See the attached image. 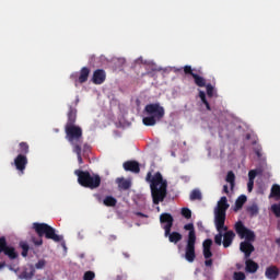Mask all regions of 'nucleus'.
<instances>
[{
  "label": "nucleus",
  "instance_id": "f257e3e1",
  "mask_svg": "<svg viewBox=\"0 0 280 280\" xmlns=\"http://www.w3.org/2000/svg\"><path fill=\"white\" fill-rule=\"evenodd\" d=\"M145 180L147 183H151L150 189L153 205L163 202V200L167 198V179L163 178L161 172H156L154 176H152V172H149L147 174Z\"/></svg>",
  "mask_w": 280,
  "mask_h": 280
},
{
  "label": "nucleus",
  "instance_id": "f03ea898",
  "mask_svg": "<svg viewBox=\"0 0 280 280\" xmlns=\"http://www.w3.org/2000/svg\"><path fill=\"white\" fill-rule=\"evenodd\" d=\"M229 199L221 197L214 209V226L218 234L214 236V243L217 246H222V231H229V226L224 225L226 222V211L229 210Z\"/></svg>",
  "mask_w": 280,
  "mask_h": 280
},
{
  "label": "nucleus",
  "instance_id": "7ed1b4c3",
  "mask_svg": "<svg viewBox=\"0 0 280 280\" xmlns=\"http://www.w3.org/2000/svg\"><path fill=\"white\" fill-rule=\"evenodd\" d=\"M234 229L241 240H245L244 242H241L240 250L241 253H244L245 259H249L250 255L255 253V246L253 245V242H255L257 236L255 235V232L246 228L242 221H237L234 225Z\"/></svg>",
  "mask_w": 280,
  "mask_h": 280
},
{
  "label": "nucleus",
  "instance_id": "20e7f679",
  "mask_svg": "<svg viewBox=\"0 0 280 280\" xmlns=\"http://www.w3.org/2000/svg\"><path fill=\"white\" fill-rule=\"evenodd\" d=\"M33 229L39 237H32V242L35 246H43V237L52 240V242H62V236L56 234V229L47 223H33Z\"/></svg>",
  "mask_w": 280,
  "mask_h": 280
},
{
  "label": "nucleus",
  "instance_id": "39448f33",
  "mask_svg": "<svg viewBox=\"0 0 280 280\" xmlns=\"http://www.w3.org/2000/svg\"><path fill=\"white\" fill-rule=\"evenodd\" d=\"M143 113L144 115H148L142 118V124L144 126H156V124L165 117V108L159 103L145 105Z\"/></svg>",
  "mask_w": 280,
  "mask_h": 280
},
{
  "label": "nucleus",
  "instance_id": "423d86ee",
  "mask_svg": "<svg viewBox=\"0 0 280 280\" xmlns=\"http://www.w3.org/2000/svg\"><path fill=\"white\" fill-rule=\"evenodd\" d=\"M184 229L185 231H189L185 247V259L189 264H194L196 261V229L194 228V223L184 225Z\"/></svg>",
  "mask_w": 280,
  "mask_h": 280
},
{
  "label": "nucleus",
  "instance_id": "0eeeda50",
  "mask_svg": "<svg viewBox=\"0 0 280 280\" xmlns=\"http://www.w3.org/2000/svg\"><path fill=\"white\" fill-rule=\"evenodd\" d=\"M75 176H78V183L81 187H86L88 189H97L102 185V177L100 175H91L89 171H74Z\"/></svg>",
  "mask_w": 280,
  "mask_h": 280
},
{
  "label": "nucleus",
  "instance_id": "6e6552de",
  "mask_svg": "<svg viewBox=\"0 0 280 280\" xmlns=\"http://www.w3.org/2000/svg\"><path fill=\"white\" fill-rule=\"evenodd\" d=\"M66 139L72 148L82 145V127L78 125L65 126Z\"/></svg>",
  "mask_w": 280,
  "mask_h": 280
},
{
  "label": "nucleus",
  "instance_id": "1a4fd4ad",
  "mask_svg": "<svg viewBox=\"0 0 280 280\" xmlns=\"http://www.w3.org/2000/svg\"><path fill=\"white\" fill-rule=\"evenodd\" d=\"M0 253H3L9 257V259H16L19 257V253H16V248L12 246H8V241L5 236L0 237Z\"/></svg>",
  "mask_w": 280,
  "mask_h": 280
},
{
  "label": "nucleus",
  "instance_id": "9d476101",
  "mask_svg": "<svg viewBox=\"0 0 280 280\" xmlns=\"http://www.w3.org/2000/svg\"><path fill=\"white\" fill-rule=\"evenodd\" d=\"M183 69H184L185 75H191L196 86H199V89H203V86L207 85V79L205 77H200L199 74L195 73L191 66H184Z\"/></svg>",
  "mask_w": 280,
  "mask_h": 280
},
{
  "label": "nucleus",
  "instance_id": "9b49d317",
  "mask_svg": "<svg viewBox=\"0 0 280 280\" xmlns=\"http://www.w3.org/2000/svg\"><path fill=\"white\" fill-rule=\"evenodd\" d=\"M160 222L164 225V237H167L170 235V231H172V226H174V217H172L170 213H162L160 215Z\"/></svg>",
  "mask_w": 280,
  "mask_h": 280
},
{
  "label": "nucleus",
  "instance_id": "f8f14e48",
  "mask_svg": "<svg viewBox=\"0 0 280 280\" xmlns=\"http://www.w3.org/2000/svg\"><path fill=\"white\" fill-rule=\"evenodd\" d=\"M261 174H264V170L261 168L250 170L248 172L247 190L249 192L253 191V187H255V178H257V176H261Z\"/></svg>",
  "mask_w": 280,
  "mask_h": 280
},
{
  "label": "nucleus",
  "instance_id": "ddd939ff",
  "mask_svg": "<svg viewBox=\"0 0 280 280\" xmlns=\"http://www.w3.org/2000/svg\"><path fill=\"white\" fill-rule=\"evenodd\" d=\"M226 232L221 236V244L224 248H229L233 244V240H235V232L233 230H225Z\"/></svg>",
  "mask_w": 280,
  "mask_h": 280
},
{
  "label": "nucleus",
  "instance_id": "4468645a",
  "mask_svg": "<svg viewBox=\"0 0 280 280\" xmlns=\"http://www.w3.org/2000/svg\"><path fill=\"white\" fill-rule=\"evenodd\" d=\"M14 165L16 170L23 174V172H25V167H27V155L19 154L14 159Z\"/></svg>",
  "mask_w": 280,
  "mask_h": 280
},
{
  "label": "nucleus",
  "instance_id": "2eb2a0df",
  "mask_svg": "<svg viewBox=\"0 0 280 280\" xmlns=\"http://www.w3.org/2000/svg\"><path fill=\"white\" fill-rule=\"evenodd\" d=\"M93 84H104L106 82V71L104 69H97L93 72Z\"/></svg>",
  "mask_w": 280,
  "mask_h": 280
},
{
  "label": "nucleus",
  "instance_id": "dca6fc26",
  "mask_svg": "<svg viewBox=\"0 0 280 280\" xmlns=\"http://www.w3.org/2000/svg\"><path fill=\"white\" fill-rule=\"evenodd\" d=\"M125 172H132V174H139L141 166L137 161H127L122 164Z\"/></svg>",
  "mask_w": 280,
  "mask_h": 280
},
{
  "label": "nucleus",
  "instance_id": "f3484780",
  "mask_svg": "<svg viewBox=\"0 0 280 280\" xmlns=\"http://www.w3.org/2000/svg\"><path fill=\"white\" fill-rule=\"evenodd\" d=\"M211 246H213V241L211 238H207L202 243V254L205 259H211L213 257V252H211Z\"/></svg>",
  "mask_w": 280,
  "mask_h": 280
},
{
  "label": "nucleus",
  "instance_id": "a211bd4d",
  "mask_svg": "<svg viewBox=\"0 0 280 280\" xmlns=\"http://www.w3.org/2000/svg\"><path fill=\"white\" fill-rule=\"evenodd\" d=\"M77 120H78V109H75L73 106H70L67 114L66 126H75Z\"/></svg>",
  "mask_w": 280,
  "mask_h": 280
},
{
  "label": "nucleus",
  "instance_id": "6ab92c4d",
  "mask_svg": "<svg viewBox=\"0 0 280 280\" xmlns=\"http://www.w3.org/2000/svg\"><path fill=\"white\" fill-rule=\"evenodd\" d=\"M280 270L277 266H269L266 268L265 277L269 280H277L279 278Z\"/></svg>",
  "mask_w": 280,
  "mask_h": 280
},
{
  "label": "nucleus",
  "instance_id": "aec40b11",
  "mask_svg": "<svg viewBox=\"0 0 280 280\" xmlns=\"http://www.w3.org/2000/svg\"><path fill=\"white\" fill-rule=\"evenodd\" d=\"M245 271L249 272V275H255L257 270H259V264L255 262V260L250 258H245Z\"/></svg>",
  "mask_w": 280,
  "mask_h": 280
},
{
  "label": "nucleus",
  "instance_id": "412c9836",
  "mask_svg": "<svg viewBox=\"0 0 280 280\" xmlns=\"http://www.w3.org/2000/svg\"><path fill=\"white\" fill-rule=\"evenodd\" d=\"M116 183L118 185V189H122L124 191H128L132 187V182L130 179H126L124 177H118L116 179Z\"/></svg>",
  "mask_w": 280,
  "mask_h": 280
},
{
  "label": "nucleus",
  "instance_id": "4be33fe9",
  "mask_svg": "<svg viewBox=\"0 0 280 280\" xmlns=\"http://www.w3.org/2000/svg\"><path fill=\"white\" fill-rule=\"evenodd\" d=\"M165 237H168V242H171L172 244H178V242L183 240V234H180L179 232L168 231V234Z\"/></svg>",
  "mask_w": 280,
  "mask_h": 280
},
{
  "label": "nucleus",
  "instance_id": "5701e85b",
  "mask_svg": "<svg viewBox=\"0 0 280 280\" xmlns=\"http://www.w3.org/2000/svg\"><path fill=\"white\" fill-rule=\"evenodd\" d=\"M90 74H91V69H89L88 67H83L80 71V75H79L80 84H84V82H86L89 80Z\"/></svg>",
  "mask_w": 280,
  "mask_h": 280
},
{
  "label": "nucleus",
  "instance_id": "b1692460",
  "mask_svg": "<svg viewBox=\"0 0 280 280\" xmlns=\"http://www.w3.org/2000/svg\"><path fill=\"white\" fill-rule=\"evenodd\" d=\"M247 200H248V198L246 197V195L238 196V198L235 201L234 211L235 212L240 211V209H242L244 207V205H246Z\"/></svg>",
  "mask_w": 280,
  "mask_h": 280
},
{
  "label": "nucleus",
  "instance_id": "393cba45",
  "mask_svg": "<svg viewBox=\"0 0 280 280\" xmlns=\"http://www.w3.org/2000/svg\"><path fill=\"white\" fill-rule=\"evenodd\" d=\"M105 207H117V199L113 196H106L103 200Z\"/></svg>",
  "mask_w": 280,
  "mask_h": 280
},
{
  "label": "nucleus",
  "instance_id": "a878e982",
  "mask_svg": "<svg viewBox=\"0 0 280 280\" xmlns=\"http://www.w3.org/2000/svg\"><path fill=\"white\" fill-rule=\"evenodd\" d=\"M72 152L77 154L79 165H82V163H84V161L82 160V145L73 147Z\"/></svg>",
  "mask_w": 280,
  "mask_h": 280
},
{
  "label": "nucleus",
  "instance_id": "bb28decb",
  "mask_svg": "<svg viewBox=\"0 0 280 280\" xmlns=\"http://www.w3.org/2000/svg\"><path fill=\"white\" fill-rule=\"evenodd\" d=\"M270 197L276 198V200H280V186H279V184H273L272 185Z\"/></svg>",
  "mask_w": 280,
  "mask_h": 280
},
{
  "label": "nucleus",
  "instance_id": "cd10ccee",
  "mask_svg": "<svg viewBox=\"0 0 280 280\" xmlns=\"http://www.w3.org/2000/svg\"><path fill=\"white\" fill-rule=\"evenodd\" d=\"M19 246H20V248H22V253H21L22 257H27V255L30 253V244H27V242H25V241H21L19 243Z\"/></svg>",
  "mask_w": 280,
  "mask_h": 280
},
{
  "label": "nucleus",
  "instance_id": "c85d7f7f",
  "mask_svg": "<svg viewBox=\"0 0 280 280\" xmlns=\"http://www.w3.org/2000/svg\"><path fill=\"white\" fill-rule=\"evenodd\" d=\"M19 152L23 156H26V154H30V144H27V142H21L19 144Z\"/></svg>",
  "mask_w": 280,
  "mask_h": 280
},
{
  "label": "nucleus",
  "instance_id": "c756f323",
  "mask_svg": "<svg viewBox=\"0 0 280 280\" xmlns=\"http://www.w3.org/2000/svg\"><path fill=\"white\" fill-rule=\"evenodd\" d=\"M226 183H230L231 189H234L235 187V173L233 171H229L228 175L225 177Z\"/></svg>",
  "mask_w": 280,
  "mask_h": 280
},
{
  "label": "nucleus",
  "instance_id": "7c9ffc66",
  "mask_svg": "<svg viewBox=\"0 0 280 280\" xmlns=\"http://www.w3.org/2000/svg\"><path fill=\"white\" fill-rule=\"evenodd\" d=\"M199 97L202 104H205L207 110H211V105L209 104V101H207V94L205 93V91L202 90L199 91Z\"/></svg>",
  "mask_w": 280,
  "mask_h": 280
},
{
  "label": "nucleus",
  "instance_id": "2f4dec72",
  "mask_svg": "<svg viewBox=\"0 0 280 280\" xmlns=\"http://www.w3.org/2000/svg\"><path fill=\"white\" fill-rule=\"evenodd\" d=\"M190 200H202V192L199 189H194L189 196Z\"/></svg>",
  "mask_w": 280,
  "mask_h": 280
},
{
  "label": "nucleus",
  "instance_id": "473e14b6",
  "mask_svg": "<svg viewBox=\"0 0 280 280\" xmlns=\"http://www.w3.org/2000/svg\"><path fill=\"white\" fill-rule=\"evenodd\" d=\"M34 275H36V269H34V267H31L30 271L22 272V279L30 280L34 277Z\"/></svg>",
  "mask_w": 280,
  "mask_h": 280
},
{
  "label": "nucleus",
  "instance_id": "72a5a7b5",
  "mask_svg": "<svg viewBox=\"0 0 280 280\" xmlns=\"http://www.w3.org/2000/svg\"><path fill=\"white\" fill-rule=\"evenodd\" d=\"M247 211L250 215H257V213H259V207H257V205H252L247 208Z\"/></svg>",
  "mask_w": 280,
  "mask_h": 280
},
{
  "label": "nucleus",
  "instance_id": "f704fd0d",
  "mask_svg": "<svg viewBox=\"0 0 280 280\" xmlns=\"http://www.w3.org/2000/svg\"><path fill=\"white\" fill-rule=\"evenodd\" d=\"M271 211L276 218H280V202L271 206Z\"/></svg>",
  "mask_w": 280,
  "mask_h": 280
},
{
  "label": "nucleus",
  "instance_id": "c9c22d12",
  "mask_svg": "<svg viewBox=\"0 0 280 280\" xmlns=\"http://www.w3.org/2000/svg\"><path fill=\"white\" fill-rule=\"evenodd\" d=\"M234 280H246V273L242 271H235L233 275Z\"/></svg>",
  "mask_w": 280,
  "mask_h": 280
},
{
  "label": "nucleus",
  "instance_id": "e433bc0d",
  "mask_svg": "<svg viewBox=\"0 0 280 280\" xmlns=\"http://www.w3.org/2000/svg\"><path fill=\"white\" fill-rule=\"evenodd\" d=\"M47 266V260L46 259H40L35 264L36 270H43Z\"/></svg>",
  "mask_w": 280,
  "mask_h": 280
},
{
  "label": "nucleus",
  "instance_id": "4c0bfd02",
  "mask_svg": "<svg viewBox=\"0 0 280 280\" xmlns=\"http://www.w3.org/2000/svg\"><path fill=\"white\" fill-rule=\"evenodd\" d=\"M182 215H183V218H186V220H190L191 211L189 210V208H183Z\"/></svg>",
  "mask_w": 280,
  "mask_h": 280
},
{
  "label": "nucleus",
  "instance_id": "58836bf2",
  "mask_svg": "<svg viewBox=\"0 0 280 280\" xmlns=\"http://www.w3.org/2000/svg\"><path fill=\"white\" fill-rule=\"evenodd\" d=\"M93 279H95V272L93 271H86L83 275V280H93Z\"/></svg>",
  "mask_w": 280,
  "mask_h": 280
},
{
  "label": "nucleus",
  "instance_id": "ea45409f",
  "mask_svg": "<svg viewBox=\"0 0 280 280\" xmlns=\"http://www.w3.org/2000/svg\"><path fill=\"white\" fill-rule=\"evenodd\" d=\"M206 90L208 97H213V85L211 83L206 84Z\"/></svg>",
  "mask_w": 280,
  "mask_h": 280
},
{
  "label": "nucleus",
  "instance_id": "a19ab883",
  "mask_svg": "<svg viewBox=\"0 0 280 280\" xmlns=\"http://www.w3.org/2000/svg\"><path fill=\"white\" fill-rule=\"evenodd\" d=\"M205 266H207V268H211L213 266V259H211V257L206 258Z\"/></svg>",
  "mask_w": 280,
  "mask_h": 280
},
{
  "label": "nucleus",
  "instance_id": "79ce46f5",
  "mask_svg": "<svg viewBox=\"0 0 280 280\" xmlns=\"http://www.w3.org/2000/svg\"><path fill=\"white\" fill-rule=\"evenodd\" d=\"M255 154L258 156V159H261V150L255 149Z\"/></svg>",
  "mask_w": 280,
  "mask_h": 280
},
{
  "label": "nucleus",
  "instance_id": "37998d69",
  "mask_svg": "<svg viewBox=\"0 0 280 280\" xmlns=\"http://www.w3.org/2000/svg\"><path fill=\"white\" fill-rule=\"evenodd\" d=\"M223 194H226L229 196L230 191H229V185H224L223 186Z\"/></svg>",
  "mask_w": 280,
  "mask_h": 280
},
{
  "label": "nucleus",
  "instance_id": "c03bdc74",
  "mask_svg": "<svg viewBox=\"0 0 280 280\" xmlns=\"http://www.w3.org/2000/svg\"><path fill=\"white\" fill-rule=\"evenodd\" d=\"M94 197L96 198V200H97L98 202H102V195L95 194Z\"/></svg>",
  "mask_w": 280,
  "mask_h": 280
},
{
  "label": "nucleus",
  "instance_id": "a18cd8bd",
  "mask_svg": "<svg viewBox=\"0 0 280 280\" xmlns=\"http://www.w3.org/2000/svg\"><path fill=\"white\" fill-rule=\"evenodd\" d=\"M136 215H138V218H148V215L142 212H136Z\"/></svg>",
  "mask_w": 280,
  "mask_h": 280
},
{
  "label": "nucleus",
  "instance_id": "49530a36",
  "mask_svg": "<svg viewBox=\"0 0 280 280\" xmlns=\"http://www.w3.org/2000/svg\"><path fill=\"white\" fill-rule=\"evenodd\" d=\"M5 268V262H0V269Z\"/></svg>",
  "mask_w": 280,
  "mask_h": 280
},
{
  "label": "nucleus",
  "instance_id": "de8ad7c7",
  "mask_svg": "<svg viewBox=\"0 0 280 280\" xmlns=\"http://www.w3.org/2000/svg\"><path fill=\"white\" fill-rule=\"evenodd\" d=\"M276 244L280 246V237L276 240Z\"/></svg>",
  "mask_w": 280,
  "mask_h": 280
},
{
  "label": "nucleus",
  "instance_id": "09e8293b",
  "mask_svg": "<svg viewBox=\"0 0 280 280\" xmlns=\"http://www.w3.org/2000/svg\"><path fill=\"white\" fill-rule=\"evenodd\" d=\"M178 248H180V245H178Z\"/></svg>",
  "mask_w": 280,
  "mask_h": 280
}]
</instances>
